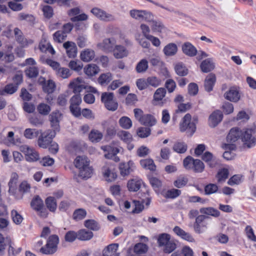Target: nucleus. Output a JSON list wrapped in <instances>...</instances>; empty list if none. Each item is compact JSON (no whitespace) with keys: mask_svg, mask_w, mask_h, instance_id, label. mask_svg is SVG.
Segmentation results:
<instances>
[{"mask_svg":"<svg viewBox=\"0 0 256 256\" xmlns=\"http://www.w3.org/2000/svg\"><path fill=\"white\" fill-rule=\"evenodd\" d=\"M58 243V236L56 234L52 235L48 238L46 246L40 248V252L45 254H54L57 251Z\"/></svg>","mask_w":256,"mask_h":256,"instance_id":"1","label":"nucleus"},{"mask_svg":"<svg viewBox=\"0 0 256 256\" xmlns=\"http://www.w3.org/2000/svg\"><path fill=\"white\" fill-rule=\"evenodd\" d=\"M30 206L38 215L42 218H46L48 216L47 210L44 207V204L39 196H35L31 201Z\"/></svg>","mask_w":256,"mask_h":256,"instance_id":"2","label":"nucleus"},{"mask_svg":"<svg viewBox=\"0 0 256 256\" xmlns=\"http://www.w3.org/2000/svg\"><path fill=\"white\" fill-rule=\"evenodd\" d=\"M192 116L190 114H187L182 118V122L180 124V132H184L187 130L190 135H192L196 131V118H194V121L191 122Z\"/></svg>","mask_w":256,"mask_h":256,"instance_id":"3","label":"nucleus"},{"mask_svg":"<svg viewBox=\"0 0 256 256\" xmlns=\"http://www.w3.org/2000/svg\"><path fill=\"white\" fill-rule=\"evenodd\" d=\"M255 134H256V128L255 126L246 129L242 133V140L244 146L250 148L256 144V138L254 136Z\"/></svg>","mask_w":256,"mask_h":256,"instance_id":"4","label":"nucleus"},{"mask_svg":"<svg viewBox=\"0 0 256 256\" xmlns=\"http://www.w3.org/2000/svg\"><path fill=\"white\" fill-rule=\"evenodd\" d=\"M101 100L108 110L114 111L118 108V102L114 99V94L112 92H104L102 93Z\"/></svg>","mask_w":256,"mask_h":256,"instance_id":"5","label":"nucleus"},{"mask_svg":"<svg viewBox=\"0 0 256 256\" xmlns=\"http://www.w3.org/2000/svg\"><path fill=\"white\" fill-rule=\"evenodd\" d=\"M20 150L23 152L26 156V159L30 162H34L40 159L38 153L33 148L28 145H22L20 146Z\"/></svg>","mask_w":256,"mask_h":256,"instance_id":"6","label":"nucleus"},{"mask_svg":"<svg viewBox=\"0 0 256 256\" xmlns=\"http://www.w3.org/2000/svg\"><path fill=\"white\" fill-rule=\"evenodd\" d=\"M130 14L132 18L139 21H151L154 17L153 14L150 12L136 9L130 10Z\"/></svg>","mask_w":256,"mask_h":256,"instance_id":"7","label":"nucleus"},{"mask_svg":"<svg viewBox=\"0 0 256 256\" xmlns=\"http://www.w3.org/2000/svg\"><path fill=\"white\" fill-rule=\"evenodd\" d=\"M82 102V98L79 94H76L70 100V110L72 114L76 117L81 115V110L80 105Z\"/></svg>","mask_w":256,"mask_h":256,"instance_id":"8","label":"nucleus"},{"mask_svg":"<svg viewBox=\"0 0 256 256\" xmlns=\"http://www.w3.org/2000/svg\"><path fill=\"white\" fill-rule=\"evenodd\" d=\"M91 12L100 20L109 22L116 20V17L112 14L108 13L106 11L98 8H94L90 10Z\"/></svg>","mask_w":256,"mask_h":256,"instance_id":"9","label":"nucleus"},{"mask_svg":"<svg viewBox=\"0 0 256 256\" xmlns=\"http://www.w3.org/2000/svg\"><path fill=\"white\" fill-rule=\"evenodd\" d=\"M54 133L50 130L42 132L38 140V146L43 148H46L52 143V138L54 136Z\"/></svg>","mask_w":256,"mask_h":256,"instance_id":"10","label":"nucleus"},{"mask_svg":"<svg viewBox=\"0 0 256 256\" xmlns=\"http://www.w3.org/2000/svg\"><path fill=\"white\" fill-rule=\"evenodd\" d=\"M116 40L112 37L104 38L102 42L97 44L98 47L106 52H112L116 46Z\"/></svg>","mask_w":256,"mask_h":256,"instance_id":"11","label":"nucleus"},{"mask_svg":"<svg viewBox=\"0 0 256 256\" xmlns=\"http://www.w3.org/2000/svg\"><path fill=\"white\" fill-rule=\"evenodd\" d=\"M68 88L72 90L73 92L78 94L86 89V86L84 80L81 78H77L70 82Z\"/></svg>","mask_w":256,"mask_h":256,"instance_id":"12","label":"nucleus"},{"mask_svg":"<svg viewBox=\"0 0 256 256\" xmlns=\"http://www.w3.org/2000/svg\"><path fill=\"white\" fill-rule=\"evenodd\" d=\"M18 177V175L16 173L14 172L12 174L10 180L8 182V192L14 196L16 198H22V196H19L16 194Z\"/></svg>","mask_w":256,"mask_h":256,"instance_id":"13","label":"nucleus"},{"mask_svg":"<svg viewBox=\"0 0 256 256\" xmlns=\"http://www.w3.org/2000/svg\"><path fill=\"white\" fill-rule=\"evenodd\" d=\"M135 168L134 164L132 160L120 164L119 168L122 176H126L130 174Z\"/></svg>","mask_w":256,"mask_h":256,"instance_id":"14","label":"nucleus"},{"mask_svg":"<svg viewBox=\"0 0 256 256\" xmlns=\"http://www.w3.org/2000/svg\"><path fill=\"white\" fill-rule=\"evenodd\" d=\"M224 97L230 101L237 102L240 100V96L237 88L232 87L224 94Z\"/></svg>","mask_w":256,"mask_h":256,"instance_id":"15","label":"nucleus"},{"mask_svg":"<svg viewBox=\"0 0 256 256\" xmlns=\"http://www.w3.org/2000/svg\"><path fill=\"white\" fill-rule=\"evenodd\" d=\"M102 174L107 182H110L116 180L117 175L112 170V165L106 164L102 167Z\"/></svg>","mask_w":256,"mask_h":256,"instance_id":"16","label":"nucleus"},{"mask_svg":"<svg viewBox=\"0 0 256 256\" xmlns=\"http://www.w3.org/2000/svg\"><path fill=\"white\" fill-rule=\"evenodd\" d=\"M223 115L220 110L214 111L209 116L208 123L210 126H216L222 120Z\"/></svg>","mask_w":256,"mask_h":256,"instance_id":"17","label":"nucleus"},{"mask_svg":"<svg viewBox=\"0 0 256 256\" xmlns=\"http://www.w3.org/2000/svg\"><path fill=\"white\" fill-rule=\"evenodd\" d=\"M66 54L70 58H74L77 54V48L76 44L72 42L68 41L63 44Z\"/></svg>","mask_w":256,"mask_h":256,"instance_id":"18","label":"nucleus"},{"mask_svg":"<svg viewBox=\"0 0 256 256\" xmlns=\"http://www.w3.org/2000/svg\"><path fill=\"white\" fill-rule=\"evenodd\" d=\"M62 118V114L58 110L52 112L49 116L51 126L56 129L59 126V122Z\"/></svg>","mask_w":256,"mask_h":256,"instance_id":"19","label":"nucleus"},{"mask_svg":"<svg viewBox=\"0 0 256 256\" xmlns=\"http://www.w3.org/2000/svg\"><path fill=\"white\" fill-rule=\"evenodd\" d=\"M112 52H113L114 57L117 59L126 57L128 54V50L124 46L122 45L116 44Z\"/></svg>","mask_w":256,"mask_h":256,"instance_id":"20","label":"nucleus"},{"mask_svg":"<svg viewBox=\"0 0 256 256\" xmlns=\"http://www.w3.org/2000/svg\"><path fill=\"white\" fill-rule=\"evenodd\" d=\"M222 148L226 150L223 154V157L226 160H231L235 156V154L232 151L236 149V146L233 144H226L222 145Z\"/></svg>","mask_w":256,"mask_h":256,"instance_id":"21","label":"nucleus"},{"mask_svg":"<svg viewBox=\"0 0 256 256\" xmlns=\"http://www.w3.org/2000/svg\"><path fill=\"white\" fill-rule=\"evenodd\" d=\"M14 34L16 40L23 47L32 42V40L28 41L24 38L22 31L18 28L14 29Z\"/></svg>","mask_w":256,"mask_h":256,"instance_id":"22","label":"nucleus"},{"mask_svg":"<svg viewBox=\"0 0 256 256\" xmlns=\"http://www.w3.org/2000/svg\"><path fill=\"white\" fill-rule=\"evenodd\" d=\"M242 133L238 128H232L230 130L227 136V141L230 142H236L240 136H242Z\"/></svg>","mask_w":256,"mask_h":256,"instance_id":"23","label":"nucleus"},{"mask_svg":"<svg viewBox=\"0 0 256 256\" xmlns=\"http://www.w3.org/2000/svg\"><path fill=\"white\" fill-rule=\"evenodd\" d=\"M95 52L94 50L90 48H86L80 52V59L84 62H89L94 58Z\"/></svg>","mask_w":256,"mask_h":256,"instance_id":"24","label":"nucleus"},{"mask_svg":"<svg viewBox=\"0 0 256 256\" xmlns=\"http://www.w3.org/2000/svg\"><path fill=\"white\" fill-rule=\"evenodd\" d=\"M182 50L185 54L190 56H194L197 53L196 48L188 42H185L182 44Z\"/></svg>","mask_w":256,"mask_h":256,"instance_id":"25","label":"nucleus"},{"mask_svg":"<svg viewBox=\"0 0 256 256\" xmlns=\"http://www.w3.org/2000/svg\"><path fill=\"white\" fill-rule=\"evenodd\" d=\"M216 80V76L213 74H210L206 76L204 80V84L206 91L210 92L212 90Z\"/></svg>","mask_w":256,"mask_h":256,"instance_id":"26","label":"nucleus"},{"mask_svg":"<svg viewBox=\"0 0 256 256\" xmlns=\"http://www.w3.org/2000/svg\"><path fill=\"white\" fill-rule=\"evenodd\" d=\"M76 168L80 169L90 165V161L86 156H78L74 160Z\"/></svg>","mask_w":256,"mask_h":256,"instance_id":"27","label":"nucleus"},{"mask_svg":"<svg viewBox=\"0 0 256 256\" xmlns=\"http://www.w3.org/2000/svg\"><path fill=\"white\" fill-rule=\"evenodd\" d=\"M202 158L212 168H214L217 164L216 160L214 158L212 154L209 152H204Z\"/></svg>","mask_w":256,"mask_h":256,"instance_id":"28","label":"nucleus"},{"mask_svg":"<svg viewBox=\"0 0 256 256\" xmlns=\"http://www.w3.org/2000/svg\"><path fill=\"white\" fill-rule=\"evenodd\" d=\"M200 212L202 214L210 216L214 218H218L220 216V212L212 207L202 208L200 209Z\"/></svg>","mask_w":256,"mask_h":256,"instance_id":"29","label":"nucleus"},{"mask_svg":"<svg viewBox=\"0 0 256 256\" xmlns=\"http://www.w3.org/2000/svg\"><path fill=\"white\" fill-rule=\"evenodd\" d=\"M141 166L150 171H155L156 170V166L154 164V160L151 158H147L142 160H140Z\"/></svg>","mask_w":256,"mask_h":256,"instance_id":"30","label":"nucleus"},{"mask_svg":"<svg viewBox=\"0 0 256 256\" xmlns=\"http://www.w3.org/2000/svg\"><path fill=\"white\" fill-rule=\"evenodd\" d=\"M200 66L202 71L206 73L212 70L214 68V63L210 58L205 60L202 61L200 64Z\"/></svg>","mask_w":256,"mask_h":256,"instance_id":"31","label":"nucleus"},{"mask_svg":"<svg viewBox=\"0 0 256 256\" xmlns=\"http://www.w3.org/2000/svg\"><path fill=\"white\" fill-rule=\"evenodd\" d=\"M103 138V134L98 130H92L90 131L88 138L92 142H98Z\"/></svg>","mask_w":256,"mask_h":256,"instance_id":"32","label":"nucleus"},{"mask_svg":"<svg viewBox=\"0 0 256 256\" xmlns=\"http://www.w3.org/2000/svg\"><path fill=\"white\" fill-rule=\"evenodd\" d=\"M99 68L95 64H88L84 68V73L88 76H93L98 73Z\"/></svg>","mask_w":256,"mask_h":256,"instance_id":"33","label":"nucleus"},{"mask_svg":"<svg viewBox=\"0 0 256 256\" xmlns=\"http://www.w3.org/2000/svg\"><path fill=\"white\" fill-rule=\"evenodd\" d=\"M78 238L80 240H88L93 236V233L84 229L80 230L78 233Z\"/></svg>","mask_w":256,"mask_h":256,"instance_id":"34","label":"nucleus"},{"mask_svg":"<svg viewBox=\"0 0 256 256\" xmlns=\"http://www.w3.org/2000/svg\"><path fill=\"white\" fill-rule=\"evenodd\" d=\"M156 122V120L153 116L146 114L142 119V122L140 123L144 126L150 127L155 125Z\"/></svg>","mask_w":256,"mask_h":256,"instance_id":"35","label":"nucleus"},{"mask_svg":"<svg viewBox=\"0 0 256 256\" xmlns=\"http://www.w3.org/2000/svg\"><path fill=\"white\" fill-rule=\"evenodd\" d=\"M45 203L47 208L50 211L53 212H55L57 208V204L54 197H48L45 200Z\"/></svg>","mask_w":256,"mask_h":256,"instance_id":"36","label":"nucleus"},{"mask_svg":"<svg viewBox=\"0 0 256 256\" xmlns=\"http://www.w3.org/2000/svg\"><path fill=\"white\" fill-rule=\"evenodd\" d=\"M78 176L82 178L87 179L91 177L92 170L89 166L79 169Z\"/></svg>","mask_w":256,"mask_h":256,"instance_id":"37","label":"nucleus"},{"mask_svg":"<svg viewBox=\"0 0 256 256\" xmlns=\"http://www.w3.org/2000/svg\"><path fill=\"white\" fill-rule=\"evenodd\" d=\"M142 182L140 180H131L128 182L127 186L130 191L136 192L141 187Z\"/></svg>","mask_w":256,"mask_h":256,"instance_id":"38","label":"nucleus"},{"mask_svg":"<svg viewBox=\"0 0 256 256\" xmlns=\"http://www.w3.org/2000/svg\"><path fill=\"white\" fill-rule=\"evenodd\" d=\"M117 135L121 140L127 144L130 143L132 140V134L126 131L121 130L118 133Z\"/></svg>","mask_w":256,"mask_h":256,"instance_id":"39","label":"nucleus"},{"mask_svg":"<svg viewBox=\"0 0 256 256\" xmlns=\"http://www.w3.org/2000/svg\"><path fill=\"white\" fill-rule=\"evenodd\" d=\"M112 74L110 72L102 74L98 77V82L102 86L110 82L112 80Z\"/></svg>","mask_w":256,"mask_h":256,"instance_id":"40","label":"nucleus"},{"mask_svg":"<svg viewBox=\"0 0 256 256\" xmlns=\"http://www.w3.org/2000/svg\"><path fill=\"white\" fill-rule=\"evenodd\" d=\"M178 48L176 44H170L166 46L164 48V54L168 56H171L175 54L177 52Z\"/></svg>","mask_w":256,"mask_h":256,"instance_id":"41","label":"nucleus"},{"mask_svg":"<svg viewBox=\"0 0 256 256\" xmlns=\"http://www.w3.org/2000/svg\"><path fill=\"white\" fill-rule=\"evenodd\" d=\"M40 132L39 131L34 128H26L24 132V136L28 139H34L36 138Z\"/></svg>","mask_w":256,"mask_h":256,"instance_id":"42","label":"nucleus"},{"mask_svg":"<svg viewBox=\"0 0 256 256\" xmlns=\"http://www.w3.org/2000/svg\"><path fill=\"white\" fill-rule=\"evenodd\" d=\"M39 114L43 116H47L51 110L50 106L44 103L40 104L37 107Z\"/></svg>","mask_w":256,"mask_h":256,"instance_id":"43","label":"nucleus"},{"mask_svg":"<svg viewBox=\"0 0 256 256\" xmlns=\"http://www.w3.org/2000/svg\"><path fill=\"white\" fill-rule=\"evenodd\" d=\"M181 194V191L178 189L172 188L167 190L163 194L164 198H174L178 196Z\"/></svg>","mask_w":256,"mask_h":256,"instance_id":"44","label":"nucleus"},{"mask_svg":"<svg viewBox=\"0 0 256 256\" xmlns=\"http://www.w3.org/2000/svg\"><path fill=\"white\" fill-rule=\"evenodd\" d=\"M120 126L126 130L130 129L132 126L131 120L127 116H122L119 120Z\"/></svg>","mask_w":256,"mask_h":256,"instance_id":"45","label":"nucleus"},{"mask_svg":"<svg viewBox=\"0 0 256 256\" xmlns=\"http://www.w3.org/2000/svg\"><path fill=\"white\" fill-rule=\"evenodd\" d=\"M172 149L178 153L183 154L187 150V145L183 142H176L174 144Z\"/></svg>","mask_w":256,"mask_h":256,"instance_id":"46","label":"nucleus"},{"mask_svg":"<svg viewBox=\"0 0 256 256\" xmlns=\"http://www.w3.org/2000/svg\"><path fill=\"white\" fill-rule=\"evenodd\" d=\"M154 18H152L151 21H147L152 24V29L154 31L161 32L164 28V25L160 21H156L154 20Z\"/></svg>","mask_w":256,"mask_h":256,"instance_id":"47","label":"nucleus"},{"mask_svg":"<svg viewBox=\"0 0 256 256\" xmlns=\"http://www.w3.org/2000/svg\"><path fill=\"white\" fill-rule=\"evenodd\" d=\"M86 215V212L83 208H78L74 210L73 214V218L76 220L84 219Z\"/></svg>","mask_w":256,"mask_h":256,"instance_id":"48","label":"nucleus"},{"mask_svg":"<svg viewBox=\"0 0 256 256\" xmlns=\"http://www.w3.org/2000/svg\"><path fill=\"white\" fill-rule=\"evenodd\" d=\"M148 68V62L146 59L142 60L136 66V70L138 73L145 72Z\"/></svg>","mask_w":256,"mask_h":256,"instance_id":"49","label":"nucleus"},{"mask_svg":"<svg viewBox=\"0 0 256 256\" xmlns=\"http://www.w3.org/2000/svg\"><path fill=\"white\" fill-rule=\"evenodd\" d=\"M118 247V244H110L104 250V254L106 256H112V254L117 251Z\"/></svg>","mask_w":256,"mask_h":256,"instance_id":"50","label":"nucleus"},{"mask_svg":"<svg viewBox=\"0 0 256 256\" xmlns=\"http://www.w3.org/2000/svg\"><path fill=\"white\" fill-rule=\"evenodd\" d=\"M166 90L164 88H158L154 94V100L160 101L165 96Z\"/></svg>","mask_w":256,"mask_h":256,"instance_id":"51","label":"nucleus"},{"mask_svg":"<svg viewBox=\"0 0 256 256\" xmlns=\"http://www.w3.org/2000/svg\"><path fill=\"white\" fill-rule=\"evenodd\" d=\"M56 74L58 76L62 78H69L72 74L69 69L65 68H60L58 70Z\"/></svg>","mask_w":256,"mask_h":256,"instance_id":"52","label":"nucleus"},{"mask_svg":"<svg viewBox=\"0 0 256 256\" xmlns=\"http://www.w3.org/2000/svg\"><path fill=\"white\" fill-rule=\"evenodd\" d=\"M193 170L196 172H202L204 169V164L200 160H193Z\"/></svg>","mask_w":256,"mask_h":256,"instance_id":"53","label":"nucleus"},{"mask_svg":"<svg viewBox=\"0 0 256 256\" xmlns=\"http://www.w3.org/2000/svg\"><path fill=\"white\" fill-rule=\"evenodd\" d=\"M18 86L12 84H7L4 90H0V94L4 95V93L13 94L18 90Z\"/></svg>","mask_w":256,"mask_h":256,"instance_id":"54","label":"nucleus"},{"mask_svg":"<svg viewBox=\"0 0 256 256\" xmlns=\"http://www.w3.org/2000/svg\"><path fill=\"white\" fill-rule=\"evenodd\" d=\"M176 73L180 76H184L188 74V69L182 63H178L175 66Z\"/></svg>","mask_w":256,"mask_h":256,"instance_id":"55","label":"nucleus"},{"mask_svg":"<svg viewBox=\"0 0 256 256\" xmlns=\"http://www.w3.org/2000/svg\"><path fill=\"white\" fill-rule=\"evenodd\" d=\"M228 170L226 168L220 170L216 175L218 182H224L228 178Z\"/></svg>","mask_w":256,"mask_h":256,"instance_id":"56","label":"nucleus"},{"mask_svg":"<svg viewBox=\"0 0 256 256\" xmlns=\"http://www.w3.org/2000/svg\"><path fill=\"white\" fill-rule=\"evenodd\" d=\"M150 132L149 128L140 127L137 130V134L141 138H145L150 135Z\"/></svg>","mask_w":256,"mask_h":256,"instance_id":"57","label":"nucleus"},{"mask_svg":"<svg viewBox=\"0 0 256 256\" xmlns=\"http://www.w3.org/2000/svg\"><path fill=\"white\" fill-rule=\"evenodd\" d=\"M11 243V240L9 238H4L0 233V252L4 251L7 244Z\"/></svg>","mask_w":256,"mask_h":256,"instance_id":"58","label":"nucleus"},{"mask_svg":"<svg viewBox=\"0 0 256 256\" xmlns=\"http://www.w3.org/2000/svg\"><path fill=\"white\" fill-rule=\"evenodd\" d=\"M25 73L30 78H36L38 74V70L36 66H30L25 70Z\"/></svg>","mask_w":256,"mask_h":256,"instance_id":"59","label":"nucleus"},{"mask_svg":"<svg viewBox=\"0 0 256 256\" xmlns=\"http://www.w3.org/2000/svg\"><path fill=\"white\" fill-rule=\"evenodd\" d=\"M170 235L168 234L164 233L160 234L158 239L159 246H164L170 240Z\"/></svg>","mask_w":256,"mask_h":256,"instance_id":"60","label":"nucleus"},{"mask_svg":"<svg viewBox=\"0 0 256 256\" xmlns=\"http://www.w3.org/2000/svg\"><path fill=\"white\" fill-rule=\"evenodd\" d=\"M66 36V35L62 30H58L53 34L54 40L59 43L62 42Z\"/></svg>","mask_w":256,"mask_h":256,"instance_id":"61","label":"nucleus"},{"mask_svg":"<svg viewBox=\"0 0 256 256\" xmlns=\"http://www.w3.org/2000/svg\"><path fill=\"white\" fill-rule=\"evenodd\" d=\"M188 182V179L184 176H180L174 182V186L178 188L185 186Z\"/></svg>","mask_w":256,"mask_h":256,"instance_id":"62","label":"nucleus"},{"mask_svg":"<svg viewBox=\"0 0 256 256\" xmlns=\"http://www.w3.org/2000/svg\"><path fill=\"white\" fill-rule=\"evenodd\" d=\"M84 226L93 230H98L100 228L98 224L94 220H86L84 222Z\"/></svg>","mask_w":256,"mask_h":256,"instance_id":"63","label":"nucleus"},{"mask_svg":"<svg viewBox=\"0 0 256 256\" xmlns=\"http://www.w3.org/2000/svg\"><path fill=\"white\" fill-rule=\"evenodd\" d=\"M56 85L52 80H48L43 87L44 90L48 94L52 93L55 90Z\"/></svg>","mask_w":256,"mask_h":256,"instance_id":"64","label":"nucleus"}]
</instances>
